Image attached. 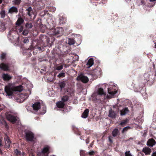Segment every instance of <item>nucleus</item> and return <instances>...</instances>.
Segmentation results:
<instances>
[{
	"label": "nucleus",
	"instance_id": "nucleus-1",
	"mask_svg": "<svg viewBox=\"0 0 156 156\" xmlns=\"http://www.w3.org/2000/svg\"><path fill=\"white\" fill-rule=\"evenodd\" d=\"M108 87L107 92L108 94L106 98L108 99H111L114 98L115 95L118 92V87L117 85L112 82H110L108 84H99L96 86V92L94 93L92 95L90 99L94 102L98 101L99 100L100 96L106 94L104 91V87Z\"/></svg>",
	"mask_w": 156,
	"mask_h": 156
},
{
	"label": "nucleus",
	"instance_id": "nucleus-2",
	"mask_svg": "<svg viewBox=\"0 0 156 156\" xmlns=\"http://www.w3.org/2000/svg\"><path fill=\"white\" fill-rule=\"evenodd\" d=\"M33 87V85L30 82H27L25 84L15 86L12 83H9L5 87V90L6 94V96L8 98L12 96L15 91L21 92L23 90H28L30 92V89Z\"/></svg>",
	"mask_w": 156,
	"mask_h": 156
},
{
	"label": "nucleus",
	"instance_id": "nucleus-3",
	"mask_svg": "<svg viewBox=\"0 0 156 156\" xmlns=\"http://www.w3.org/2000/svg\"><path fill=\"white\" fill-rule=\"evenodd\" d=\"M117 103L113 106V107H133V105L132 104L131 101L130 100H127L122 102V104H120L119 102V100L117 99Z\"/></svg>",
	"mask_w": 156,
	"mask_h": 156
},
{
	"label": "nucleus",
	"instance_id": "nucleus-4",
	"mask_svg": "<svg viewBox=\"0 0 156 156\" xmlns=\"http://www.w3.org/2000/svg\"><path fill=\"white\" fill-rule=\"evenodd\" d=\"M62 28L61 27L53 28L51 29L48 32L50 35H55L58 34H62Z\"/></svg>",
	"mask_w": 156,
	"mask_h": 156
},
{
	"label": "nucleus",
	"instance_id": "nucleus-5",
	"mask_svg": "<svg viewBox=\"0 0 156 156\" xmlns=\"http://www.w3.org/2000/svg\"><path fill=\"white\" fill-rule=\"evenodd\" d=\"M153 76V75L151 72L145 73L144 74L143 79L144 81L142 83H144L145 85V84L148 81H151L152 78Z\"/></svg>",
	"mask_w": 156,
	"mask_h": 156
},
{
	"label": "nucleus",
	"instance_id": "nucleus-6",
	"mask_svg": "<svg viewBox=\"0 0 156 156\" xmlns=\"http://www.w3.org/2000/svg\"><path fill=\"white\" fill-rule=\"evenodd\" d=\"M101 73V69L98 67H96L92 72L91 75L93 79H96Z\"/></svg>",
	"mask_w": 156,
	"mask_h": 156
},
{
	"label": "nucleus",
	"instance_id": "nucleus-7",
	"mask_svg": "<svg viewBox=\"0 0 156 156\" xmlns=\"http://www.w3.org/2000/svg\"><path fill=\"white\" fill-rule=\"evenodd\" d=\"M32 107H46L44 103L41 100H39L36 101L32 105Z\"/></svg>",
	"mask_w": 156,
	"mask_h": 156
},
{
	"label": "nucleus",
	"instance_id": "nucleus-8",
	"mask_svg": "<svg viewBox=\"0 0 156 156\" xmlns=\"http://www.w3.org/2000/svg\"><path fill=\"white\" fill-rule=\"evenodd\" d=\"M144 87H145L144 84L141 83H139L138 84H134L133 86V89L135 92H139Z\"/></svg>",
	"mask_w": 156,
	"mask_h": 156
},
{
	"label": "nucleus",
	"instance_id": "nucleus-9",
	"mask_svg": "<svg viewBox=\"0 0 156 156\" xmlns=\"http://www.w3.org/2000/svg\"><path fill=\"white\" fill-rule=\"evenodd\" d=\"M76 79L78 81H81L85 83H87L89 80L87 76H84L83 75H79L76 78Z\"/></svg>",
	"mask_w": 156,
	"mask_h": 156
},
{
	"label": "nucleus",
	"instance_id": "nucleus-10",
	"mask_svg": "<svg viewBox=\"0 0 156 156\" xmlns=\"http://www.w3.org/2000/svg\"><path fill=\"white\" fill-rule=\"evenodd\" d=\"M29 97V95L27 93L24 94H21L19 95V100H17V101L21 103L23 102L27 98Z\"/></svg>",
	"mask_w": 156,
	"mask_h": 156
},
{
	"label": "nucleus",
	"instance_id": "nucleus-11",
	"mask_svg": "<svg viewBox=\"0 0 156 156\" xmlns=\"http://www.w3.org/2000/svg\"><path fill=\"white\" fill-rule=\"evenodd\" d=\"M6 118L7 120L13 123H15L16 120V118L12 115L10 113H7L5 114Z\"/></svg>",
	"mask_w": 156,
	"mask_h": 156
},
{
	"label": "nucleus",
	"instance_id": "nucleus-12",
	"mask_svg": "<svg viewBox=\"0 0 156 156\" xmlns=\"http://www.w3.org/2000/svg\"><path fill=\"white\" fill-rule=\"evenodd\" d=\"M49 0H37L36 2L37 7L39 9H41L43 8L45 5V2Z\"/></svg>",
	"mask_w": 156,
	"mask_h": 156
},
{
	"label": "nucleus",
	"instance_id": "nucleus-13",
	"mask_svg": "<svg viewBox=\"0 0 156 156\" xmlns=\"http://www.w3.org/2000/svg\"><path fill=\"white\" fill-rule=\"evenodd\" d=\"M26 139L27 140L32 141L34 138V135L31 132H27L26 133Z\"/></svg>",
	"mask_w": 156,
	"mask_h": 156
},
{
	"label": "nucleus",
	"instance_id": "nucleus-14",
	"mask_svg": "<svg viewBox=\"0 0 156 156\" xmlns=\"http://www.w3.org/2000/svg\"><path fill=\"white\" fill-rule=\"evenodd\" d=\"M2 77L4 81H9L12 78V76L7 73H3Z\"/></svg>",
	"mask_w": 156,
	"mask_h": 156
},
{
	"label": "nucleus",
	"instance_id": "nucleus-15",
	"mask_svg": "<svg viewBox=\"0 0 156 156\" xmlns=\"http://www.w3.org/2000/svg\"><path fill=\"white\" fill-rule=\"evenodd\" d=\"M94 64V60L93 58H91L89 59L86 64V67L89 68Z\"/></svg>",
	"mask_w": 156,
	"mask_h": 156
},
{
	"label": "nucleus",
	"instance_id": "nucleus-16",
	"mask_svg": "<svg viewBox=\"0 0 156 156\" xmlns=\"http://www.w3.org/2000/svg\"><path fill=\"white\" fill-rule=\"evenodd\" d=\"M9 68V65L7 64L2 63L0 64V69L4 71L8 70Z\"/></svg>",
	"mask_w": 156,
	"mask_h": 156
},
{
	"label": "nucleus",
	"instance_id": "nucleus-17",
	"mask_svg": "<svg viewBox=\"0 0 156 156\" xmlns=\"http://www.w3.org/2000/svg\"><path fill=\"white\" fill-rule=\"evenodd\" d=\"M155 144V141L152 138L149 139L147 142V145L150 147H153Z\"/></svg>",
	"mask_w": 156,
	"mask_h": 156
},
{
	"label": "nucleus",
	"instance_id": "nucleus-18",
	"mask_svg": "<svg viewBox=\"0 0 156 156\" xmlns=\"http://www.w3.org/2000/svg\"><path fill=\"white\" fill-rule=\"evenodd\" d=\"M142 151L146 155L150 154L151 152V149L149 147H145L143 148Z\"/></svg>",
	"mask_w": 156,
	"mask_h": 156
},
{
	"label": "nucleus",
	"instance_id": "nucleus-19",
	"mask_svg": "<svg viewBox=\"0 0 156 156\" xmlns=\"http://www.w3.org/2000/svg\"><path fill=\"white\" fill-rule=\"evenodd\" d=\"M27 12V13L29 15L30 17H31L33 15H34V11L31 7H29L26 9Z\"/></svg>",
	"mask_w": 156,
	"mask_h": 156
},
{
	"label": "nucleus",
	"instance_id": "nucleus-20",
	"mask_svg": "<svg viewBox=\"0 0 156 156\" xmlns=\"http://www.w3.org/2000/svg\"><path fill=\"white\" fill-rule=\"evenodd\" d=\"M5 147L6 148H9L11 144V142L8 137L5 139Z\"/></svg>",
	"mask_w": 156,
	"mask_h": 156
},
{
	"label": "nucleus",
	"instance_id": "nucleus-21",
	"mask_svg": "<svg viewBox=\"0 0 156 156\" xmlns=\"http://www.w3.org/2000/svg\"><path fill=\"white\" fill-rule=\"evenodd\" d=\"M9 12L10 13H12L13 12L17 13L18 12V10L17 8L16 7L12 6L9 9Z\"/></svg>",
	"mask_w": 156,
	"mask_h": 156
},
{
	"label": "nucleus",
	"instance_id": "nucleus-22",
	"mask_svg": "<svg viewBox=\"0 0 156 156\" xmlns=\"http://www.w3.org/2000/svg\"><path fill=\"white\" fill-rule=\"evenodd\" d=\"M115 113L114 111H112V109H111L109 111L108 116L109 117L113 118H115Z\"/></svg>",
	"mask_w": 156,
	"mask_h": 156
},
{
	"label": "nucleus",
	"instance_id": "nucleus-23",
	"mask_svg": "<svg viewBox=\"0 0 156 156\" xmlns=\"http://www.w3.org/2000/svg\"><path fill=\"white\" fill-rule=\"evenodd\" d=\"M65 104V103L62 100L56 103L57 107H64Z\"/></svg>",
	"mask_w": 156,
	"mask_h": 156
},
{
	"label": "nucleus",
	"instance_id": "nucleus-24",
	"mask_svg": "<svg viewBox=\"0 0 156 156\" xmlns=\"http://www.w3.org/2000/svg\"><path fill=\"white\" fill-rule=\"evenodd\" d=\"M88 113L89 110L88 109H87L83 112L81 116L83 118H86L87 117Z\"/></svg>",
	"mask_w": 156,
	"mask_h": 156
},
{
	"label": "nucleus",
	"instance_id": "nucleus-25",
	"mask_svg": "<svg viewBox=\"0 0 156 156\" xmlns=\"http://www.w3.org/2000/svg\"><path fill=\"white\" fill-rule=\"evenodd\" d=\"M40 108H28L27 110L28 111H30L32 113H35L36 111L39 110Z\"/></svg>",
	"mask_w": 156,
	"mask_h": 156
},
{
	"label": "nucleus",
	"instance_id": "nucleus-26",
	"mask_svg": "<svg viewBox=\"0 0 156 156\" xmlns=\"http://www.w3.org/2000/svg\"><path fill=\"white\" fill-rule=\"evenodd\" d=\"M129 110L127 108H123L121 111V115H125L128 112Z\"/></svg>",
	"mask_w": 156,
	"mask_h": 156
},
{
	"label": "nucleus",
	"instance_id": "nucleus-27",
	"mask_svg": "<svg viewBox=\"0 0 156 156\" xmlns=\"http://www.w3.org/2000/svg\"><path fill=\"white\" fill-rule=\"evenodd\" d=\"M23 21L24 20L21 18H20L17 20L16 23V24L17 25L19 26L21 24Z\"/></svg>",
	"mask_w": 156,
	"mask_h": 156
},
{
	"label": "nucleus",
	"instance_id": "nucleus-28",
	"mask_svg": "<svg viewBox=\"0 0 156 156\" xmlns=\"http://www.w3.org/2000/svg\"><path fill=\"white\" fill-rule=\"evenodd\" d=\"M15 152L18 156H23L24 155V152L22 154L21 152L17 149L15 150Z\"/></svg>",
	"mask_w": 156,
	"mask_h": 156
},
{
	"label": "nucleus",
	"instance_id": "nucleus-29",
	"mask_svg": "<svg viewBox=\"0 0 156 156\" xmlns=\"http://www.w3.org/2000/svg\"><path fill=\"white\" fill-rule=\"evenodd\" d=\"M66 19L63 17H61L59 18V23L61 24H63L66 22Z\"/></svg>",
	"mask_w": 156,
	"mask_h": 156
},
{
	"label": "nucleus",
	"instance_id": "nucleus-30",
	"mask_svg": "<svg viewBox=\"0 0 156 156\" xmlns=\"http://www.w3.org/2000/svg\"><path fill=\"white\" fill-rule=\"evenodd\" d=\"M119 133L118 129H115L112 132V134L113 136H117Z\"/></svg>",
	"mask_w": 156,
	"mask_h": 156
},
{
	"label": "nucleus",
	"instance_id": "nucleus-31",
	"mask_svg": "<svg viewBox=\"0 0 156 156\" xmlns=\"http://www.w3.org/2000/svg\"><path fill=\"white\" fill-rule=\"evenodd\" d=\"M69 99V97L65 95L62 98L61 100L65 103V102L67 101Z\"/></svg>",
	"mask_w": 156,
	"mask_h": 156
},
{
	"label": "nucleus",
	"instance_id": "nucleus-32",
	"mask_svg": "<svg viewBox=\"0 0 156 156\" xmlns=\"http://www.w3.org/2000/svg\"><path fill=\"white\" fill-rule=\"evenodd\" d=\"M49 148L48 147H46L44 148L42 151V153H48V154L49 153L48 151H49Z\"/></svg>",
	"mask_w": 156,
	"mask_h": 156
},
{
	"label": "nucleus",
	"instance_id": "nucleus-33",
	"mask_svg": "<svg viewBox=\"0 0 156 156\" xmlns=\"http://www.w3.org/2000/svg\"><path fill=\"white\" fill-rule=\"evenodd\" d=\"M59 85L61 88V90H62V88L65 87L66 84L64 82H62L59 83Z\"/></svg>",
	"mask_w": 156,
	"mask_h": 156
},
{
	"label": "nucleus",
	"instance_id": "nucleus-34",
	"mask_svg": "<svg viewBox=\"0 0 156 156\" xmlns=\"http://www.w3.org/2000/svg\"><path fill=\"white\" fill-rule=\"evenodd\" d=\"M129 121V120L128 119H126L123 120L122 122L120 123V125L122 126H124Z\"/></svg>",
	"mask_w": 156,
	"mask_h": 156
},
{
	"label": "nucleus",
	"instance_id": "nucleus-35",
	"mask_svg": "<svg viewBox=\"0 0 156 156\" xmlns=\"http://www.w3.org/2000/svg\"><path fill=\"white\" fill-rule=\"evenodd\" d=\"M68 44L70 45L74 44V39L69 38L68 41Z\"/></svg>",
	"mask_w": 156,
	"mask_h": 156
},
{
	"label": "nucleus",
	"instance_id": "nucleus-36",
	"mask_svg": "<svg viewBox=\"0 0 156 156\" xmlns=\"http://www.w3.org/2000/svg\"><path fill=\"white\" fill-rule=\"evenodd\" d=\"M48 9L51 12H54L55 11L56 8L53 6H50L48 7Z\"/></svg>",
	"mask_w": 156,
	"mask_h": 156
},
{
	"label": "nucleus",
	"instance_id": "nucleus-37",
	"mask_svg": "<svg viewBox=\"0 0 156 156\" xmlns=\"http://www.w3.org/2000/svg\"><path fill=\"white\" fill-rule=\"evenodd\" d=\"M25 26L27 28L30 29L33 27V24L31 23H27L26 24Z\"/></svg>",
	"mask_w": 156,
	"mask_h": 156
},
{
	"label": "nucleus",
	"instance_id": "nucleus-38",
	"mask_svg": "<svg viewBox=\"0 0 156 156\" xmlns=\"http://www.w3.org/2000/svg\"><path fill=\"white\" fill-rule=\"evenodd\" d=\"M134 105H133V107H141L142 106V105L140 103L136 102L134 103Z\"/></svg>",
	"mask_w": 156,
	"mask_h": 156
},
{
	"label": "nucleus",
	"instance_id": "nucleus-39",
	"mask_svg": "<svg viewBox=\"0 0 156 156\" xmlns=\"http://www.w3.org/2000/svg\"><path fill=\"white\" fill-rule=\"evenodd\" d=\"M63 66L61 65L60 66H56L55 68V70H62L63 69Z\"/></svg>",
	"mask_w": 156,
	"mask_h": 156
},
{
	"label": "nucleus",
	"instance_id": "nucleus-40",
	"mask_svg": "<svg viewBox=\"0 0 156 156\" xmlns=\"http://www.w3.org/2000/svg\"><path fill=\"white\" fill-rule=\"evenodd\" d=\"M1 17L2 18H4L5 16V12L4 10H2L0 12Z\"/></svg>",
	"mask_w": 156,
	"mask_h": 156
},
{
	"label": "nucleus",
	"instance_id": "nucleus-41",
	"mask_svg": "<svg viewBox=\"0 0 156 156\" xmlns=\"http://www.w3.org/2000/svg\"><path fill=\"white\" fill-rule=\"evenodd\" d=\"M28 32L29 31L27 29H24L23 31L22 34L24 36H26L28 34Z\"/></svg>",
	"mask_w": 156,
	"mask_h": 156
},
{
	"label": "nucleus",
	"instance_id": "nucleus-42",
	"mask_svg": "<svg viewBox=\"0 0 156 156\" xmlns=\"http://www.w3.org/2000/svg\"><path fill=\"white\" fill-rule=\"evenodd\" d=\"M65 76V73H61L58 75V77L59 78L63 77Z\"/></svg>",
	"mask_w": 156,
	"mask_h": 156
},
{
	"label": "nucleus",
	"instance_id": "nucleus-43",
	"mask_svg": "<svg viewBox=\"0 0 156 156\" xmlns=\"http://www.w3.org/2000/svg\"><path fill=\"white\" fill-rule=\"evenodd\" d=\"M130 128V127L129 126L123 128L122 130V133H123L127 131L128 129Z\"/></svg>",
	"mask_w": 156,
	"mask_h": 156
},
{
	"label": "nucleus",
	"instance_id": "nucleus-44",
	"mask_svg": "<svg viewBox=\"0 0 156 156\" xmlns=\"http://www.w3.org/2000/svg\"><path fill=\"white\" fill-rule=\"evenodd\" d=\"M20 0H14L13 2L15 4L18 5L20 4Z\"/></svg>",
	"mask_w": 156,
	"mask_h": 156
},
{
	"label": "nucleus",
	"instance_id": "nucleus-45",
	"mask_svg": "<svg viewBox=\"0 0 156 156\" xmlns=\"http://www.w3.org/2000/svg\"><path fill=\"white\" fill-rule=\"evenodd\" d=\"M5 56L6 54L4 53H3L0 56L2 60H3L4 59L5 57Z\"/></svg>",
	"mask_w": 156,
	"mask_h": 156
},
{
	"label": "nucleus",
	"instance_id": "nucleus-46",
	"mask_svg": "<svg viewBox=\"0 0 156 156\" xmlns=\"http://www.w3.org/2000/svg\"><path fill=\"white\" fill-rule=\"evenodd\" d=\"M126 156H132L130 153L129 151H126L125 153Z\"/></svg>",
	"mask_w": 156,
	"mask_h": 156
},
{
	"label": "nucleus",
	"instance_id": "nucleus-47",
	"mask_svg": "<svg viewBox=\"0 0 156 156\" xmlns=\"http://www.w3.org/2000/svg\"><path fill=\"white\" fill-rule=\"evenodd\" d=\"M23 26H21L18 29L20 33L23 30Z\"/></svg>",
	"mask_w": 156,
	"mask_h": 156
},
{
	"label": "nucleus",
	"instance_id": "nucleus-48",
	"mask_svg": "<svg viewBox=\"0 0 156 156\" xmlns=\"http://www.w3.org/2000/svg\"><path fill=\"white\" fill-rule=\"evenodd\" d=\"M29 41V40L27 38H26L23 41V42L24 43H28Z\"/></svg>",
	"mask_w": 156,
	"mask_h": 156
},
{
	"label": "nucleus",
	"instance_id": "nucleus-49",
	"mask_svg": "<svg viewBox=\"0 0 156 156\" xmlns=\"http://www.w3.org/2000/svg\"><path fill=\"white\" fill-rule=\"evenodd\" d=\"M68 94L70 95L71 97H72L74 95V92L73 91H71Z\"/></svg>",
	"mask_w": 156,
	"mask_h": 156
},
{
	"label": "nucleus",
	"instance_id": "nucleus-50",
	"mask_svg": "<svg viewBox=\"0 0 156 156\" xmlns=\"http://www.w3.org/2000/svg\"><path fill=\"white\" fill-rule=\"evenodd\" d=\"M0 27L1 28H0V31H2L5 30V28L4 26H1Z\"/></svg>",
	"mask_w": 156,
	"mask_h": 156
},
{
	"label": "nucleus",
	"instance_id": "nucleus-51",
	"mask_svg": "<svg viewBox=\"0 0 156 156\" xmlns=\"http://www.w3.org/2000/svg\"><path fill=\"white\" fill-rule=\"evenodd\" d=\"M76 36L77 37H79V39H80V41H81L82 37H81V36L80 34H77L76 35Z\"/></svg>",
	"mask_w": 156,
	"mask_h": 156
},
{
	"label": "nucleus",
	"instance_id": "nucleus-52",
	"mask_svg": "<svg viewBox=\"0 0 156 156\" xmlns=\"http://www.w3.org/2000/svg\"><path fill=\"white\" fill-rule=\"evenodd\" d=\"M94 153V152L93 151H91L88 152V154L90 155H93Z\"/></svg>",
	"mask_w": 156,
	"mask_h": 156
},
{
	"label": "nucleus",
	"instance_id": "nucleus-53",
	"mask_svg": "<svg viewBox=\"0 0 156 156\" xmlns=\"http://www.w3.org/2000/svg\"><path fill=\"white\" fill-rule=\"evenodd\" d=\"M84 153V151H83L81 150L80 151V154L81 156H83L84 155L83 153Z\"/></svg>",
	"mask_w": 156,
	"mask_h": 156
},
{
	"label": "nucleus",
	"instance_id": "nucleus-54",
	"mask_svg": "<svg viewBox=\"0 0 156 156\" xmlns=\"http://www.w3.org/2000/svg\"><path fill=\"white\" fill-rule=\"evenodd\" d=\"M13 32V30H11L9 32V34L8 35V37H10V36L11 35V34Z\"/></svg>",
	"mask_w": 156,
	"mask_h": 156
},
{
	"label": "nucleus",
	"instance_id": "nucleus-55",
	"mask_svg": "<svg viewBox=\"0 0 156 156\" xmlns=\"http://www.w3.org/2000/svg\"><path fill=\"white\" fill-rule=\"evenodd\" d=\"M152 156H156V151L153 153L152 155Z\"/></svg>",
	"mask_w": 156,
	"mask_h": 156
},
{
	"label": "nucleus",
	"instance_id": "nucleus-56",
	"mask_svg": "<svg viewBox=\"0 0 156 156\" xmlns=\"http://www.w3.org/2000/svg\"><path fill=\"white\" fill-rule=\"evenodd\" d=\"M37 48L38 49V50L39 51H41L42 50V49H41V47H37Z\"/></svg>",
	"mask_w": 156,
	"mask_h": 156
},
{
	"label": "nucleus",
	"instance_id": "nucleus-57",
	"mask_svg": "<svg viewBox=\"0 0 156 156\" xmlns=\"http://www.w3.org/2000/svg\"><path fill=\"white\" fill-rule=\"evenodd\" d=\"M41 152H38L37 153V156H41Z\"/></svg>",
	"mask_w": 156,
	"mask_h": 156
},
{
	"label": "nucleus",
	"instance_id": "nucleus-58",
	"mask_svg": "<svg viewBox=\"0 0 156 156\" xmlns=\"http://www.w3.org/2000/svg\"><path fill=\"white\" fill-rule=\"evenodd\" d=\"M109 140L111 142H112V140L111 139L110 137H109Z\"/></svg>",
	"mask_w": 156,
	"mask_h": 156
},
{
	"label": "nucleus",
	"instance_id": "nucleus-59",
	"mask_svg": "<svg viewBox=\"0 0 156 156\" xmlns=\"http://www.w3.org/2000/svg\"><path fill=\"white\" fill-rule=\"evenodd\" d=\"M150 2H154V1H156V0H149Z\"/></svg>",
	"mask_w": 156,
	"mask_h": 156
},
{
	"label": "nucleus",
	"instance_id": "nucleus-60",
	"mask_svg": "<svg viewBox=\"0 0 156 156\" xmlns=\"http://www.w3.org/2000/svg\"><path fill=\"white\" fill-rule=\"evenodd\" d=\"M17 41H18V42H19V37H17Z\"/></svg>",
	"mask_w": 156,
	"mask_h": 156
},
{
	"label": "nucleus",
	"instance_id": "nucleus-61",
	"mask_svg": "<svg viewBox=\"0 0 156 156\" xmlns=\"http://www.w3.org/2000/svg\"><path fill=\"white\" fill-rule=\"evenodd\" d=\"M2 145V144H1V140L0 139V146Z\"/></svg>",
	"mask_w": 156,
	"mask_h": 156
},
{
	"label": "nucleus",
	"instance_id": "nucleus-62",
	"mask_svg": "<svg viewBox=\"0 0 156 156\" xmlns=\"http://www.w3.org/2000/svg\"><path fill=\"white\" fill-rule=\"evenodd\" d=\"M2 2V0H0V3H1Z\"/></svg>",
	"mask_w": 156,
	"mask_h": 156
},
{
	"label": "nucleus",
	"instance_id": "nucleus-63",
	"mask_svg": "<svg viewBox=\"0 0 156 156\" xmlns=\"http://www.w3.org/2000/svg\"><path fill=\"white\" fill-rule=\"evenodd\" d=\"M154 66H154V64H153V67H154V69H155Z\"/></svg>",
	"mask_w": 156,
	"mask_h": 156
},
{
	"label": "nucleus",
	"instance_id": "nucleus-64",
	"mask_svg": "<svg viewBox=\"0 0 156 156\" xmlns=\"http://www.w3.org/2000/svg\"><path fill=\"white\" fill-rule=\"evenodd\" d=\"M155 48H156V44L155 43Z\"/></svg>",
	"mask_w": 156,
	"mask_h": 156
}]
</instances>
